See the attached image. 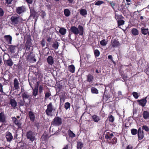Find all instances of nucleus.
<instances>
[{
	"instance_id": "nucleus-1",
	"label": "nucleus",
	"mask_w": 149,
	"mask_h": 149,
	"mask_svg": "<svg viewBox=\"0 0 149 149\" xmlns=\"http://www.w3.org/2000/svg\"><path fill=\"white\" fill-rule=\"evenodd\" d=\"M84 32V29L83 26L81 25H79L78 28L75 26H72L69 31L70 35L74 34V35H77L79 34L80 36H82Z\"/></svg>"
},
{
	"instance_id": "nucleus-2",
	"label": "nucleus",
	"mask_w": 149,
	"mask_h": 149,
	"mask_svg": "<svg viewBox=\"0 0 149 149\" xmlns=\"http://www.w3.org/2000/svg\"><path fill=\"white\" fill-rule=\"evenodd\" d=\"M10 20L11 24L15 26L17 24H24V22L26 21L25 19H24L18 15H15L12 16L10 18Z\"/></svg>"
},
{
	"instance_id": "nucleus-3",
	"label": "nucleus",
	"mask_w": 149,
	"mask_h": 149,
	"mask_svg": "<svg viewBox=\"0 0 149 149\" xmlns=\"http://www.w3.org/2000/svg\"><path fill=\"white\" fill-rule=\"evenodd\" d=\"M3 60L5 65L7 66L11 67L13 64L14 63L7 54H4L3 55Z\"/></svg>"
},
{
	"instance_id": "nucleus-4",
	"label": "nucleus",
	"mask_w": 149,
	"mask_h": 149,
	"mask_svg": "<svg viewBox=\"0 0 149 149\" xmlns=\"http://www.w3.org/2000/svg\"><path fill=\"white\" fill-rule=\"evenodd\" d=\"M55 110L56 109L54 107L52 103L50 102L47 105V109L45 110L46 114L48 116H52V111Z\"/></svg>"
},
{
	"instance_id": "nucleus-5",
	"label": "nucleus",
	"mask_w": 149,
	"mask_h": 149,
	"mask_svg": "<svg viewBox=\"0 0 149 149\" xmlns=\"http://www.w3.org/2000/svg\"><path fill=\"white\" fill-rule=\"evenodd\" d=\"M25 38L26 41L25 44V48L26 50L28 51L30 50V47L32 45L31 36L30 35H26Z\"/></svg>"
},
{
	"instance_id": "nucleus-6",
	"label": "nucleus",
	"mask_w": 149,
	"mask_h": 149,
	"mask_svg": "<svg viewBox=\"0 0 149 149\" xmlns=\"http://www.w3.org/2000/svg\"><path fill=\"white\" fill-rule=\"evenodd\" d=\"M62 123V119L58 116L56 117L53 120L51 125L58 126L61 125Z\"/></svg>"
},
{
	"instance_id": "nucleus-7",
	"label": "nucleus",
	"mask_w": 149,
	"mask_h": 149,
	"mask_svg": "<svg viewBox=\"0 0 149 149\" xmlns=\"http://www.w3.org/2000/svg\"><path fill=\"white\" fill-rule=\"evenodd\" d=\"M26 136L27 138L32 142L35 139L36 134L35 133L32 131H28L26 133Z\"/></svg>"
},
{
	"instance_id": "nucleus-8",
	"label": "nucleus",
	"mask_w": 149,
	"mask_h": 149,
	"mask_svg": "<svg viewBox=\"0 0 149 149\" xmlns=\"http://www.w3.org/2000/svg\"><path fill=\"white\" fill-rule=\"evenodd\" d=\"M111 45L113 48H116L120 46V44L118 39H115L111 40Z\"/></svg>"
},
{
	"instance_id": "nucleus-9",
	"label": "nucleus",
	"mask_w": 149,
	"mask_h": 149,
	"mask_svg": "<svg viewBox=\"0 0 149 149\" xmlns=\"http://www.w3.org/2000/svg\"><path fill=\"white\" fill-rule=\"evenodd\" d=\"M26 11V8L25 6H23L17 7L16 8V12L19 15L24 13Z\"/></svg>"
},
{
	"instance_id": "nucleus-10",
	"label": "nucleus",
	"mask_w": 149,
	"mask_h": 149,
	"mask_svg": "<svg viewBox=\"0 0 149 149\" xmlns=\"http://www.w3.org/2000/svg\"><path fill=\"white\" fill-rule=\"evenodd\" d=\"M147 98V97H146L144 98L141 100H138L137 101L139 104L142 107H144L147 102V100H146Z\"/></svg>"
},
{
	"instance_id": "nucleus-11",
	"label": "nucleus",
	"mask_w": 149,
	"mask_h": 149,
	"mask_svg": "<svg viewBox=\"0 0 149 149\" xmlns=\"http://www.w3.org/2000/svg\"><path fill=\"white\" fill-rule=\"evenodd\" d=\"M13 123L17 126L18 129L22 128V123H20V120H18L17 118L14 117L12 118Z\"/></svg>"
},
{
	"instance_id": "nucleus-12",
	"label": "nucleus",
	"mask_w": 149,
	"mask_h": 149,
	"mask_svg": "<svg viewBox=\"0 0 149 149\" xmlns=\"http://www.w3.org/2000/svg\"><path fill=\"white\" fill-rule=\"evenodd\" d=\"M137 134L139 139L142 140L144 136L143 131L141 127H139L138 129Z\"/></svg>"
},
{
	"instance_id": "nucleus-13",
	"label": "nucleus",
	"mask_w": 149,
	"mask_h": 149,
	"mask_svg": "<svg viewBox=\"0 0 149 149\" xmlns=\"http://www.w3.org/2000/svg\"><path fill=\"white\" fill-rule=\"evenodd\" d=\"M28 115L30 120L34 122L35 120V116L34 113L31 111H29L28 112Z\"/></svg>"
},
{
	"instance_id": "nucleus-14",
	"label": "nucleus",
	"mask_w": 149,
	"mask_h": 149,
	"mask_svg": "<svg viewBox=\"0 0 149 149\" xmlns=\"http://www.w3.org/2000/svg\"><path fill=\"white\" fill-rule=\"evenodd\" d=\"M114 136L113 133L111 132H107L105 136V138L106 139L111 141Z\"/></svg>"
},
{
	"instance_id": "nucleus-15",
	"label": "nucleus",
	"mask_w": 149,
	"mask_h": 149,
	"mask_svg": "<svg viewBox=\"0 0 149 149\" xmlns=\"http://www.w3.org/2000/svg\"><path fill=\"white\" fill-rule=\"evenodd\" d=\"M6 137L8 142H10L13 139V137L12 134L10 132H8L6 133Z\"/></svg>"
},
{
	"instance_id": "nucleus-16",
	"label": "nucleus",
	"mask_w": 149,
	"mask_h": 149,
	"mask_svg": "<svg viewBox=\"0 0 149 149\" xmlns=\"http://www.w3.org/2000/svg\"><path fill=\"white\" fill-rule=\"evenodd\" d=\"M6 116L3 112L0 113V122L3 123L6 122Z\"/></svg>"
},
{
	"instance_id": "nucleus-17",
	"label": "nucleus",
	"mask_w": 149,
	"mask_h": 149,
	"mask_svg": "<svg viewBox=\"0 0 149 149\" xmlns=\"http://www.w3.org/2000/svg\"><path fill=\"white\" fill-rule=\"evenodd\" d=\"M4 38L8 44H12V38L11 36L10 35H6L4 36Z\"/></svg>"
},
{
	"instance_id": "nucleus-18",
	"label": "nucleus",
	"mask_w": 149,
	"mask_h": 149,
	"mask_svg": "<svg viewBox=\"0 0 149 149\" xmlns=\"http://www.w3.org/2000/svg\"><path fill=\"white\" fill-rule=\"evenodd\" d=\"M22 96L23 100H25L26 99H30V95L27 91L24 92L22 94Z\"/></svg>"
},
{
	"instance_id": "nucleus-19",
	"label": "nucleus",
	"mask_w": 149,
	"mask_h": 149,
	"mask_svg": "<svg viewBox=\"0 0 149 149\" xmlns=\"http://www.w3.org/2000/svg\"><path fill=\"white\" fill-rule=\"evenodd\" d=\"M87 79L86 81L89 82H91L93 81V76L91 74H89L88 75H86Z\"/></svg>"
},
{
	"instance_id": "nucleus-20",
	"label": "nucleus",
	"mask_w": 149,
	"mask_h": 149,
	"mask_svg": "<svg viewBox=\"0 0 149 149\" xmlns=\"http://www.w3.org/2000/svg\"><path fill=\"white\" fill-rule=\"evenodd\" d=\"M91 117L95 122L97 123L100 120V117L96 114L93 115Z\"/></svg>"
},
{
	"instance_id": "nucleus-21",
	"label": "nucleus",
	"mask_w": 149,
	"mask_h": 149,
	"mask_svg": "<svg viewBox=\"0 0 149 149\" xmlns=\"http://www.w3.org/2000/svg\"><path fill=\"white\" fill-rule=\"evenodd\" d=\"M47 61L48 63L50 65H52L54 63V61L52 57L49 56L47 58Z\"/></svg>"
},
{
	"instance_id": "nucleus-22",
	"label": "nucleus",
	"mask_w": 149,
	"mask_h": 149,
	"mask_svg": "<svg viewBox=\"0 0 149 149\" xmlns=\"http://www.w3.org/2000/svg\"><path fill=\"white\" fill-rule=\"evenodd\" d=\"M142 115L144 119L145 120L149 119V112L147 111H144Z\"/></svg>"
},
{
	"instance_id": "nucleus-23",
	"label": "nucleus",
	"mask_w": 149,
	"mask_h": 149,
	"mask_svg": "<svg viewBox=\"0 0 149 149\" xmlns=\"http://www.w3.org/2000/svg\"><path fill=\"white\" fill-rule=\"evenodd\" d=\"M141 33L144 35H146L147 34L149 36V30L148 28H142L141 29Z\"/></svg>"
},
{
	"instance_id": "nucleus-24",
	"label": "nucleus",
	"mask_w": 149,
	"mask_h": 149,
	"mask_svg": "<svg viewBox=\"0 0 149 149\" xmlns=\"http://www.w3.org/2000/svg\"><path fill=\"white\" fill-rule=\"evenodd\" d=\"M115 17L117 20H120L123 19H124L123 17L121 14H119L116 13V12L115 13Z\"/></svg>"
},
{
	"instance_id": "nucleus-25",
	"label": "nucleus",
	"mask_w": 149,
	"mask_h": 149,
	"mask_svg": "<svg viewBox=\"0 0 149 149\" xmlns=\"http://www.w3.org/2000/svg\"><path fill=\"white\" fill-rule=\"evenodd\" d=\"M17 47L16 46L11 45L9 46L8 49L11 53H14L15 52V50Z\"/></svg>"
},
{
	"instance_id": "nucleus-26",
	"label": "nucleus",
	"mask_w": 149,
	"mask_h": 149,
	"mask_svg": "<svg viewBox=\"0 0 149 149\" xmlns=\"http://www.w3.org/2000/svg\"><path fill=\"white\" fill-rule=\"evenodd\" d=\"M36 14V12L35 10L33 9H30V15L29 17V18H30L31 17H32L33 19L35 18Z\"/></svg>"
},
{
	"instance_id": "nucleus-27",
	"label": "nucleus",
	"mask_w": 149,
	"mask_h": 149,
	"mask_svg": "<svg viewBox=\"0 0 149 149\" xmlns=\"http://www.w3.org/2000/svg\"><path fill=\"white\" fill-rule=\"evenodd\" d=\"M38 93V86H35L34 88H33V95L34 96L36 97Z\"/></svg>"
},
{
	"instance_id": "nucleus-28",
	"label": "nucleus",
	"mask_w": 149,
	"mask_h": 149,
	"mask_svg": "<svg viewBox=\"0 0 149 149\" xmlns=\"http://www.w3.org/2000/svg\"><path fill=\"white\" fill-rule=\"evenodd\" d=\"M19 84L17 79L16 78L14 80V86L15 89L17 90L19 88Z\"/></svg>"
},
{
	"instance_id": "nucleus-29",
	"label": "nucleus",
	"mask_w": 149,
	"mask_h": 149,
	"mask_svg": "<svg viewBox=\"0 0 149 149\" xmlns=\"http://www.w3.org/2000/svg\"><path fill=\"white\" fill-rule=\"evenodd\" d=\"M10 103L13 108H15L17 106V103L14 99H11L10 101Z\"/></svg>"
},
{
	"instance_id": "nucleus-30",
	"label": "nucleus",
	"mask_w": 149,
	"mask_h": 149,
	"mask_svg": "<svg viewBox=\"0 0 149 149\" xmlns=\"http://www.w3.org/2000/svg\"><path fill=\"white\" fill-rule=\"evenodd\" d=\"M63 12L64 15L66 17H69L71 14L70 11L68 9H65Z\"/></svg>"
},
{
	"instance_id": "nucleus-31",
	"label": "nucleus",
	"mask_w": 149,
	"mask_h": 149,
	"mask_svg": "<svg viewBox=\"0 0 149 149\" xmlns=\"http://www.w3.org/2000/svg\"><path fill=\"white\" fill-rule=\"evenodd\" d=\"M68 70L69 71L72 73L74 72L75 67L74 65H71L68 66Z\"/></svg>"
},
{
	"instance_id": "nucleus-32",
	"label": "nucleus",
	"mask_w": 149,
	"mask_h": 149,
	"mask_svg": "<svg viewBox=\"0 0 149 149\" xmlns=\"http://www.w3.org/2000/svg\"><path fill=\"white\" fill-rule=\"evenodd\" d=\"M131 32L134 36H137L139 34V31L136 28H133L131 30Z\"/></svg>"
},
{
	"instance_id": "nucleus-33",
	"label": "nucleus",
	"mask_w": 149,
	"mask_h": 149,
	"mask_svg": "<svg viewBox=\"0 0 149 149\" xmlns=\"http://www.w3.org/2000/svg\"><path fill=\"white\" fill-rule=\"evenodd\" d=\"M59 31L61 34L63 35L66 33V30L64 28L61 27Z\"/></svg>"
},
{
	"instance_id": "nucleus-34",
	"label": "nucleus",
	"mask_w": 149,
	"mask_h": 149,
	"mask_svg": "<svg viewBox=\"0 0 149 149\" xmlns=\"http://www.w3.org/2000/svg\"><path fill=\"white\" fill-rule=\"evenodd\" d=\"M80 14L82 16H85L87 15V11L85 9H82L79 11Z\"/></svg>"
},
{
	"instance_id": "nucleus-35",
	"label": "nucleus",
	"mask_w": 149,
	"mask_h": 149,
	"mask_svg": "<svg viewBox=\"0 0 149 149\" xmlns=\"http://www.w3.org/2000/svg\"><path fill=\"white\" fill-rule=\"evenodd\" d=\"M68 133L70 137L73 138L75 136V134L73 133V132L70 130H69Z\"/></svg>"
},
{
	"instance_id": "nucleus-36",
	"label": "nucleus",
	"mask_w": 149,
	"mask_h": 149,
	"mask_svg": "<svg viewBox=\"0 0 149 149\" xmlns=\"http://www.w3.org/2000/svg\"><path fill=\"white\" fill-rule=\"evenodd\" d=\"M83 147V144L81 142H78L77 143V149H81Z\"/></svg>"
},
{
	"instance_id": "nucleus-37",
	"label": "nucleus",
	"mask_w": 149,
	"mask_h": 149,
	"mask_svg": "<svg viewBox=\"0 0 149 149\" xmlns=\"http://www.w3.org/2000/svg\"><path fill=\"white\" fill-rule=\"evenodd\" d=\"M105 91L103 97V99L105 100L106 101H107L111 97V95L109 94H107V95L105 94Z\"/></svg>"
},
{
	"instance_id": "nucleus-38",
	"label": "nucleus",
	"mask_w": 149,
	"mask_h": 149,
	"mask_svg": "<svg viewBox=\"0 0 149 149\" xmlns=\"http://www.w3.org/2000/svg\"><path fill=\"white\" fill-rule=\"evenodd\" d=\"M60 107L59 108H61V105L63 104V103L65 102V99L64 97L63 96H60Z\"/></svg>"
},
{
	"instance_id": "nucleus-39",
	"label": "nucleus",
	"mask_w": 149,
	"mask_h": 149,
	"mask_svg": "<svg viewBox=\"0 0 149 149\" xmlns=\"http://www.w3.org/2000/svg\"><path fill=\"white\" fill-rule=\"evenodd\" d=\"M58 46L59 45L58 42L56 41L52 45L53 47L54 48V49L55 50H56L58 49Z\"/></svg>"
},
{
	"instance_id": "nucleus-40",
	"label": "nucleus",
	"mask_w": 149,
	"mask_h": 149,
	"mask_svg": "<svg viewBox=\"0 0 149 149\" xmlns=\"http://www.w3.org/2000/svg\"><path fill=\"white\" fill-rule=\"evenodd\" d=\"M107 3L109 5H110L113 8H114V6L116 5V3L114 1H108Z\"/></svg>"
},
{
	"instance_id": "nucleus-41",
	"label": "nucleus",
	"mask_w": 149,
	"mask_h": 149,
	"mask_svg": "<svg viewBox=\"0 0 149 149\" xmlns=\"http://www.w3.org/2000/svg\"><path fill=\"white\" fill-rule=\"evenodd\" d=\"M91 92L93 93L98 94V91L96 88L95 87H92L91 89Z\"/></svg>"
},
{
	"instance_id": "nucleus-42",
	"label": "nucleus",
	"mask_w": 149,
	"mask_h": 149,
	"mask_svg": "<svg viewBox=\"0 0 149 149\" xmlns=\"http://www.w3.org/2000/svg\"><path fill=\"white\" fill-rule=\"evenodd\" d=\"M118 26L122 25L124 24L125 21L123 19L117 20Z\"/></svg>"
},
{
	"instance_id": "nucleus-43",
	"label": "nucleus",
	"mask_w": 149,
	"mask_h": 149,
	"mask_svg": "<svg viewBox=\"0 0 149 149\" xmlns=\"http://www.w3.org/2000/svg\"><path fill=\"white\" fill-rule=\"evenodd\" d=\"M131 134L133 135H135L138 133V130L135 129L133 128L131 129Z\"/></svg>"
},
{
	"instance_id": "nucleus-44",
	"label": "nucleus",
	"mask_w": 149,
	"mask_h": 149,
	"mask_svg": "<svg viewBox=\"0 0 149 149\" xmlns=\"http://www.w3.org/2000/svg\"><path fill=\"white\" fill-rule=\"evenodd\" d=\"M25 102V100L23 99L22 100H20L18 102V104L20 106H23Z\"/></svg>"
},
{
	"instance_id": "nucleus-45",
	"label": "nucleus",
	"mask_w": 149,
	"mask_h": 149,
	"mask_svg": "<svg viewBox=\"0 0 149 149\" xmlns=\"http://www.w3.org/2000/svg\"><path fill=\"white\" fill-rule=\"evenodd\" d=\"M117 138L116 137H113L112 140H111L110 142L108 143H112V144H116L117 142Z\"/></svg>"
},
{
	"instance_id": "nucleus-46",
	"label": "nucleus",
	"mask_w": 149,
	"mask_h": 149,
	"mask_svg": "<svg viewBox=\"0 0 149 149\" xmlns=\"http://www.w3.org/2000/svg\"><path fill=\"white\" fill-rule=\"evenodd\" d=\"M94 53L95 57H98L100 56V52L97 49L94 50Z\"/></svg>"
},
{
	"instance_id": "nucleus-47",
	"label": "nucleus",
	"mask_w": 149,
	"mask_h": 149,
	"mask_svg": "<svg viewBox=\"0 0 149 149\" xmlns=\"http://www.w3.org/2000/svg\"><path fill=\"white\" fill-rule=\"evenodd\" d=\"M100 44L103 46H105L107 44V42L105 40V39H103L100 42Z\"/></svg>"
},
{
	"instance_id": "nucleus-48",
	"label": "nucleus",
	"mask_w": 149,
	"mask_h": 149,
	"mask_svg": "<svg viewBox=\"0 0 149 149\" xmlns=\"http://www.w3.org/2000/svg\"><path fill=\"white\" fill-rule=\"evenodd\" d=\"M45 100L48 98L50 96H51V94L50 92H47L45 93Z\"/></svg>"
},
{
	"instance_id": "nucleus-49",
	"label": "nucleus",
	"mask_w": 149,
	"mask_h": 149,
	"mask_svg": "<svg viewBox=\"0 0 149 149\" xmlns=\"http://www.w3.org/2000/svg\"><path fill=\"white\" fill-rule=\"evenodd\" d=\"M35 56L33 52H31L29 54L28 56V58L31 60L34 58L35 57Z\"/></svg>"
},
{
	"instance_id": "nucleus-50",
	"label": "nucleus",
	"mask_w": 149,
	"mask_h": 149,
	"mask_svg": "<svg viewBox=\"0 0 149 149\" xmlns=\"http://www.w3.org/2000/svg\"><path fill=\"white\" fill-rule=\"evenodd\" d=\"M108 118L109 121L111 123L113 122L114 120V117L112 115L109 116Z\"/></svg>"
},
{
	"instance_id": "nucleus-51",
	"label": "nucleus",
	"mask_w": 149,
	"mask_h": 149,
	"mask_svg": "<svg viewBox=\"0 0 149 149\" xmlns=\"http://www.w3.org/2000/svg\"><path fill=\"white\" fill-rule=\"evenodd\" d=\"M70 104L69 102H67L65 103L64 107L66 110H67L68 109L70 108Z\"/></svg>"
},
{
	"instance_id": "nucleus-52",
	"label": "nucleus",
	"mask_w": 149,
	"mask_h": 149,
	"mask_svg": "<svg viewBox=\"0 0 149 149\" xmlns=\"http://www.w3.org/2000/svg\"><path fill=\"white\" fill-rule=\"evenodd\" d=\"M104 1H98L95 3V5L97 6H100L101 4L104 3Z\"/></svg>"
},
{
	"instance_id": "nucleus-53",
	"label": "nucleus",
	"mask_w": 149,
	"mask_h": 149,
	"mask_svg": "<svg viewBox=\"0 0 149 149\" xmlns=\"http://www.w3.org/2000/svg\"><path fill=\"white\" fill-rule=\"evenodd\" d=\"M132 95L136 99H137L139 97V95L138 93L136 92H133Z\"/></svg>"
},
{
	"instance_id": "nucleus-54",
	"label": "nucleus",
	"mask_w": 149,
	"mask_h": 149,
	"mask_svg": "<svg viewBox=\"0 0 149 149\" xmlns=\"http://www.w3.org/2000/svg\"><path fill=\"white\" fill-rule=\"evenodd\" d=\"M142 128L146 132H148L149 131V128L146 125H143L142 127Z\"/></svg>"
},
{
	"instance_id": "nucleus-55",
	"label": "nucleus",
	"mask_w": 149,
	"mask_h": 149,
	"mask_svg": "<svg viewBox=\"0 0 149 149\" xmlns=\"http://www.w3.org/2000/svg\"><path fill=\"white\" fill-rule=\"evenodd\" d=\"M40 44L42 47H43L45 46L46 41L44 39H42L40 41Z\"/></svg>"
},
{
	"instance_id": "nucleus-56",
	"label": "nucleus",
	"mask_w": 149,
	"mask_h": 149,
	"mask_svg": "<svg viewBox=\"0 0 149 149\" xmlns=\"http://www.w3.org/2000/svg\"><path fill=\"white\" fill-rule=\"evenodd\" d=\"M121 77H122L123 79L125 81H127L128 78L127 76V75L125 74H121Z\"/></svg>"
},
{
	"instance_id": "nucleus-57",
	"label": "nucleus",
	"mask_w": 149,
	"mask_h": 149,
	"mask_svg": "<svg viewBox=\"0 0 149 149\" xmlns=\"http://www.w3.org/2000/svg\"><path fill=\"white\" fill-rule=\"evenodd\" d=\"M145 71L146 74L149 76V65L146 68Z\"/></svg>"
},
{
	"instance_id": "nucleus-58",
	"label": "nucleus",
	"mask_w": 149,
	"mask_h": 149,
	"mask_svg": "<svg viewBox=\"0 0 149 149\" xmlns=\"http://www.w3.org/2000/svg\"><path fill=\"white\" fill-rule=\"evenodd\" d=\"M43 90V85H40L39 87V92L40 93H41L42 92Z\"/></svg>"
},
{
	"instance_id": "nucleus-59",
	"label": "nucleus",
	"mask_w": 149,
	"mask_h": 149,
	"mask_svg": "<svg viewBox=\"0 0 149 149\" xmlns=\"http://www.w3.org/2000/svg\"><path fill=\"white\" fill-rule=\"evenodd\" d=\"M4 14V12L2 9L0 8V16L1 17L3 16Z\"/></svg>"
},
{
	"instance_id": "nucleus-60",
	"label": "nucleus",
	"mask_w": 149,
	"mask_h": 149,
	"mask_svg": "<svg viewBox=\"0 0 149 149\" xmlns=\"http://www.w3.org/2000/svg\"><path fill=\"white\" fill-rule=\"evenodd\" d=\"M6 1V3L8 5H9L11 4L12 1L13 0H5Z\"/></svg>"
},
{
	"instance_id": "nucleus-61",
	"label": "nucleus",
	"mask_w": 149,
	"mask_h": 149,
	"mask_svg": "<svg viewBox=\"0 0 149 149\" xmlns=\"http://www.w3.org/2000/svg\"><path fill=\"white\" fill-rule=\"evenodd\" d=\"M0 92L1 93H3V85L0 83Z\"/></svg>"
},
{
	"instance_id": "nucleus-62",
	"label": "nucleus",
	"mask_w": 149,
	"mask_h": 149,
	"mask_svg": "<svg viewBox=\"0 0 149 149\" xmlns=\"http://www.w3.org/2000/svg\"><path fill=\"white\" fill-rule=\"evenodd\" d=\"M133 147L131 145H128L127 146L126 149H132Z\"/></svg>"
},
{
	"instance_id": "nucleus-63",
	"label": "nucleus",
	"mask_w": 149,
	"mask_h": 149,
	"mask_svg": "<svg viewBox=\"0 0 149 149\" xmlns=\"http://www.w3.org/2000/svg\"><path fill=\"white\" fill-rule=\"evenodd\" d=\"M41 12L42 13V18H44V17L45 16L46 14L45 12L43 11V10H42L41 11Z\"/></svg>"
},
{
	"instance_id": "nucleus-64",
	"label": "nucleus",
	"mask_w": 149,
	"mask_h": 149,
	"mask_svg": "<svg viewBox=\"0 0 149 149\" xmlns=\"http://www.w3.org/2000/svg\"><path fill=\"white\" fill-rule=\"evenodd\" d=\"M26 2L30 4H31L33 2V0H26Z\"/></svg>"
}]
</instances>
